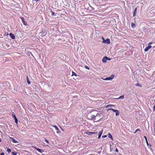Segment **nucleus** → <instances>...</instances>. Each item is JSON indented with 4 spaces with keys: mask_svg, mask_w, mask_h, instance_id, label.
Listing matches in <instances>:
<instances>
[{
    "mask_svg": "<svg viewBox=\"0 0 155 155\" xmlns=\"http://www.w3.org/2000/svg\"><path fill=\"white\" fill-rule=\"evenodd\" d=\"M135 15H136V13H134V14H133L134 16H135Z\"/></svg>",
    "mask_w": 155,
    "mask_h": 155,
    "instance_id": "nucleus-36",
    "label": "nucleus"
},
{
    "mask_svg": "<svg viewBox=\"0 0 155 155\" xmlns=\"http://www.w3.org/2000/svg\"><path fill=\"white\" fill-rule=\"evenodd\" d=\"M101 135H99V134L98 137V138L99 139V138H100V137H101Z\"/></svg>",
    "mask_w": 155,
    "mask_h": 155,
    "instance_id": "nucleus-33",
    "label": "nucleus"
},
{
    "mask_svg": "<svg viewBox=\"0 0 155 155\" xmlns=\"http://www.w3.org/2000/svg\"><path fill=\"white\" fill-rule=\"evenodd\" d=\"M114 77V76L113 75H112L110 77L107 78L105 79H103V80H110L112 79Z\"/></svg>",
    "mask_w": 155,
    "mask_h": 155,
    "instance_id": "nucleus-3",
    "label": "nucleus"
},
{
    "mask_svg": "<svg viewBox=\"0 0 155 155\" xmlns=\"http://www.w3.org/2000/svg\"><path fill=\"white\" fill-rule=\"evenodd\" d=\"M85 68L86 69H89V67L87 66H85Z\"/></svg>",
    "mask_w": 155,
    "mask_h": 155,
    "instance_id": "nucleus-31",
    "label": "nucleus"
},
{
    "mask_svg": "<svg viewBox=\"0 0 155 155\" xmlns=\"http://www.w3.org/2000/svg\"><path fill=\"white\" fill-rule=\"evenodd\" d=\"M7 151L8 153H9L11 151V150L10 149H9V148H8L7 149Z\"/></svg>",
    "mask_w": 155,
    "mask_h": 155,
    "instance_id": "nucleus-23",
    "label": "nucleus"
},
{
    "mask_svg": "<svg viewBox=\"0 0 155 155\" xmlns=\"http://www.w3.org/2000/svg\"><path fill=\"white\" fill-rule=\"evenodd\" d=\"M10 138L12 139V141L14 143H18V142L17 140H15V139H14L13 138H12V137H10Z\"/></svg>",
    "mask_w": 155,
    "mask_h": 155,
    "instance_id": "nucleus-7",
    "label": "nucleus"
},
{
    "mask_svg": "<svg viewBox=\"0 0 155 155\" xmlns=\"http://www.w3.org/2000/svg\"><path fill=\"white\" fill-rule=\"evenodd\" d=\"M9 35L11 38L12 39H14L15 38V36L12 33L10 34Z\"/></svg>",
    "mask_w": 155,
    "mask_h": 155,
    "instance_id": "nucleus-8",
    "label": "nucleus"
},
{
    "mask_svg": "<svg viewBox=\"0 0 155 155\" xmlns=\"http://www.w3.org/2000/svg\"><path fill=\"white\" fill-rule=\"evenodd\" d=\"M112 110L114 112H116V111H117V110H114V109H113L112 108H109V109H108L107 110V111H108L110 110Z\"/></svg>",
    "mask_w": 155,
    "mask_h": 155,
    "instance_id": "nucleus-11",
    "label": "nucleus"
},
{
    "mask_svg": "<svg viewBox=\"0 0 155 155\" xmlns=\"http://www.w3.org/2000/svg\"><path fill=\"white\" fill-rule=\"evenodd\" d=\"M27 82L28 84H30L31 82L29 80L28 76H27Z\"/></svg>",
    "mask_w": 155,
    "mask_h": 155,
    "instance_id": "nucleus-14",
    "label": "nucleus"
},
{
    "mask_svg": "<svg viewBox=\"0 0 155 155\" xmlns=\"http://www.w3.org/2000/svg\"><path fill=\"white\" fill-rule=\"evenodd\" d=\"M154 133H155V128L154 129Z\"/></svg>",
    "mask_w": 155,
    "mask_h": 155,
    "instance_id": "nucleus-40",
    "label": "nucleus"
},
{
    "mask_svg": "<svg viewBox=\"0 0 155 155\" xmlns=\"http://www.w3.org/2000/svg\"><path fill=\"white\" fill-rule=\"evenodd\" d=\"M21 20L22 21L23 23L24 24V25H27V22L24 21V18L22 17L21 18Z\"/></svg>",
    "mask_w": 155,
    "mask_h": 155,
    "instance_id": "nucleus-9",
    "label": "nucleus"
},
{
    "mask_svg": "<svg viewBox=\"0 0 155 155\" xmlns=\"http://www.w3.org/2000/svg\"><path fill=\"white\" fill-rule=\"evenodd\" d=\"M102 38L103 40V42L104 43H105L108 44H110V39H107L105 40L102 37Z\"/></svg>",
    "mask_w": 155,
    "mask_h": 155,
    "instance_id": "nucleus-4",
    "label": "nucleus"
},
{
    "mask_svg": "<svg viewBox=\"0 0 155 155\" xmlns=\"http://www.w3.org/2000/svg\"><path fill=\"white\" fill-rule=\"evenodd\" d=\"M131 26L132 28H134L135 27V25L134 24H133V23H132Z\"/></svg>",
    "mask_w": 155,
    "mask_h": 155,
    "instance_id": "nucleus-22",
    "label": "nucleus"
},
{
    "mask_svg": "<svg viewBox=\"0 0 155 155\" xmlns=\"http://www.w3.org/2000/svg\"><path fill=\"white\" fill-rule=\"evenodd\" d=\"M152 42H150L148 44V46L146 47L144 49V51L146 52L148 51L149 49L151 48L152 46L150 45H151L152 44Z\"/></svg>",
    "mask_w": 155,
    "mask_h": 155,
    "instance_id": "nucleus-2",
    "label": "nucleus"
},
{
    "mask_svg": "<svg viewBox=\"0 0 155 155\" xmlns=\"http://www.w3.org/2000/svg\"><path fill=\"white\" fill-rule=\"evenodd\" d=\"M135 85L137 86H140V87H141V85H140V84H139L138 83H137L135 84Z\"/></svg>",
    "mask_w": 155,
    "mask_h": 155,
    "instance_id": "nucleus-25",
    "label": "nucleus"
},
{
    "mask_svg": "<svg viewBox=\"0 0 155 155\" xmlns=\"http://www.w3.org/2000/svg\"><path fill=\"white\" fill-rule=\"evenodd\" d=\"M36 149L37 150H38L39 152H40V153L42 152V150L40 149L37 148Z\"/></svg>",
    "mask_w": 155,
    "mask_h": 155,
    "instance_id": "nucleus-17",
    "label": "nucleus"
},
{
    "mask_svg": "<svg viewBox=\"0 0 155 155\" xmlns=\"http://www.w3.org/2000/svg\"><path fill=\"white\" fill-rule=\"evenodd\" d=\"M108 58L107 57H104L102 59V62L104 63H105L106 62L107 60H108Z\"/></svg>",
    "mask_w": 155,
    "mask_h": 155,
    "instance_id": "nucleus-5",
    "label": "nucleus"
},
{
    "mask_svg": "<svg viewBox=\"0 0 155 155\" xmlns=\"http://www.w3.org/2000/svg\"><path fill=\"white\" fill-rule=\"evenodd\" d=\"M85 133L88 135H91V132H86Z\"/></svg>",
    "mask_w": 155,
    "mask_h": 155,
    "instance_id": "nucleus-19",
    "label": "nucleus"
},
{
    "mask_svg": "<svg viewBox=\"0 0 155 155\" xmlns=\"http://www.w3.org/2000/svg\"><path fill=\"white\" fill-rule=\"evenodd\" d=\"M97 132H91V135H92V134H97Z\"/></svg>",
    "mask_w": 155,
    "mask_h": 155,
    "instance_id": "nucleus-20",
    "label": "nucleus"
},
{
    "mask_svg": "<svg viewBox=\"0 0 155 155\" xmlns=\"http://www.w3.org/2000/svg\"><path fill=\"white\" fill-rule=\"evenodd\" d=\"M15 122L16 124L18 123V120L15 116Z\"/></svg>",
    "mask_w": 155,
    "mask_h": 155,
    "instance_id": "nucleus-15",
    "label": "nucleus"
},
{
    "mask_svg": "<svg viewBox=\"0 0 155 155\" xmlns=\"http://www.w3.org/2000/svg\"><path fill=\"white\" fill-rule=\"evenodd\" d=\"M137 12V8H136L135 9V10H134V13H136Z\"/></svg>",
    "mask_w": 155,
    "mask_h": 155,
    "instance_id": "nucleus-26",
    "label": "nucleus"
},
{
    "mask_svg": "<svg viewBox=\"0 0 155 155\" xmlns=\"http://www.w3.org/2000/svg\"><path fill=\"white\" fill-rule=\"evenodd\" d=\"M144 138H145V139L146 140V143H147V146H149L150 147H151V144H149L148 143V141H147V138L146 137V136H144ZM149 148H150L151 149H152L151 147L150 148L149 147Z\"/></svg>",
    "mask_w": 155,
    "mask_h": 155,
    "instance_id": "nucleus-6",
    "label": "nucleus"
},
{
    "mask_svg": "<svg viewBox=\"0 0 155 155\" xmlns=\"http://www.w3.org/2000/svg\"><path fill=\"white\" fill-rule=\"evenodd\" d=\"M116 112V116L119 115V112L118 110H117V111H116V112Z\"/></svg>",
    "mask_w": 155,
    "mask_h": 155,
    "instance_id": "nucleus-18",
    "label": "nucleus"
},
{
    "mask_svg": "<svg viewBox=\"0 0 155 155\" xmlns=\"http://www.w3.org/2000/svg\"><path fill=\"white\" fill-rule=\"evenodd\" d=\"M12 154L13 155H16L17 153L15 152H14L12 153Z\"/></svg>",
    "mask_w": 155,
    "mask_h": 155,
    "instance_id": "nucleus-24",
    "label": "nucleus"
},
{
    "mask_svg": "<svg viewBox=\"0 0 155 155\" xmlns=\"http://www.w3.org/2000/svg\"><path fill=\"white\" fill-rule=\"evenodd\" d=\"M124 95H122L119 98H117V99H124Z\"/></svg>",
    "mask_w": 155,
    "mask_h": 155,
    "instance_id": "nucleus-13",
    "label": "nucleus"
},
{
    "mask_svg": "<svg viewBox=\"0 0 155 155\" xmlns=\"http://www.w3.org/2000/svg\"><path fill=\"white\" fill-rule=\"evenodd\" d=\"M115 151L117 152H118V150H117V148L116 149Z\"/></svg>",
    "mask_w": 155,
    "mask_h": 155,
    "instance_id": "nucleus-35",
    "label": "nucleus"
},
{
    "mask_svg": "<svg viewBox=\"0 0 155 155\" xmlns=\"http://www.w3.org/2000/svg\"><path fill=\"white\" fill-rule=\"evenodd\" d=\"M72 76L74 75L76 76H78L77 74L75 73L73 71L72 72Z\"/></svg>",
    "mask_w": 155,
    "mask_h": 155,
    "instance_id": "nucleus-16",
    "label": "nucleus"
},
{
    "mask_svg": "<svg viewBox=\"0 0 155 155\" xmlns=\"http://www.w3.org/2000/svg\"><path fill=\"white\" fill-rule=\"evenodd\" d=\"M140 130L139 129H137V130L136 131Z\"/></svg>",
    "mask_w": 155,
    "mask_h": 155,
    "instance_id": "nucleus-38",
    "label": "nucleus"
},
{
    "mask_svg": "<svg viewBox=\"0 0 155 155\" xmlns=\"http://www.w3.org/2000/svg\"><path fill=\"white\" fill-rule=\"evenodd\" d=\"M102 132H103V130H102L101 131H100L99 132V134L101 135Z\"/></svg>",
    "mask_w": 155,
    "mask_h": 155,
    "instance_id": "nucleus-27",
    "label": "nucleus"
},
{
    "mask_svg": "<svg viewBox=\"0 0 155 155\" xmlns=\"http://www.w3.org/2000/svg\"><path fill=\"white\" fill-rule=\"evenodd\" d=\"M58 131H59V130H57V133H58L59 132Z\"/></svg>",
    "mask_w": 155,
    "mask_h": 155,
    "instance_id": "nucleus-39",
    "label": "nucleus"
},
{
    "mask_svg": "<svg viewBox=\"0 0 155 155\" xmlns=\"http://www.w3.org/2000/svg\"><path fill=\"white\" fill-rule=\"evenodd\" d=\"M110 60V59L109 58H108V60Z\"/></svg>",
    "mask_w": 155,
    "mask_h": 155,
    "instance_id": "nucleus-37",
    "label": "nucleus"
},
{
    "mask_svg": "<svg viewBox=\"0 0 155 155\" xmlns=\"http://www.w3.org/2000/svg\"><path fill=\"white\" fill-rule=\"evenodd\" d=\"M0 155H5L4 153H1Z\"/></svg>",
    "mask_w": 155,
    "mask_h": 155,
    "instance_id": "nucleus-34",
    "label": "nucleus"
},
{
    "mask_svg": "<svg viewBox=\"0 0 155 155\" xmlns=\"http://www.w3.org/2000/svg\"><path fill=\"white\" fill-rule=\"evenodd\" d=\"M45 141L47 143H49V141L47 139H45Z\"/></svg>",
    "mask_w": 155,
    "mask_h": 155,
    "instance_id": "nucleus-30",
    "label": "nucleus"
},
{
    "mask_svg": "<svg viewBox=\"0 0 155 155\" xmlns=\"http://www.w3.org/2000/svg\"><path fill=\"white\" fill-rule=\"evenodd\" d=\"M54 127L55 128V129L56 130H59V129H58V127L56 126H54Z\"/></svg>",
    "mask_w": 155,
    "mask_h": 155,
    "instance_id": "nucleus-21",
    "label": "nucleus"
},
{
    "mask_svg": "<svg viewBox=\"0 0 155 155\" xmlns=\"http://www.w3.org/2000/svg\"><path fill=\"white\" fill-rule=\"evenodd\" d=\"M51 13H52V15H53V16H54V15L55 14L54 12H51Z\"/></svg>",
    "mask_w": 155,
    "mask_h": 155,
    "instance_id": "nucleus-28",
    "label": "nucleus"
},
{
    "mask_svg": "<svg viewBox=\"0 0 155 155\" xmlns=\"http://www.w3.org/2000/svg\"><path fill=\"white\" fill-rule=\"evenodd\" d=\"M12 116L13 117H14V118H15V114L13 113V114H12Z\"/></svg>",
    "mask_w": 155,
    "mask_h": 155,
    "instance_id": "nucleus-32",
    "label": "nucleus"
},
{
    "mask_svg": "<svg viewBox=\"0 0 155 155\" xmlns=\"http://www.w3.org/2000/svg\"><path fill=\"white\" fill-rule=\"evenodd\" d=\"M89 116L91 119L98 121L102 117V114L101 112H97L96 110H94L91 112Z\"/></svg>",
    "mask_w": 155,
    "mask_h": 155,
    "instance_id": "nucleus-1",
    "label": "nucleus"
},
{
    "mask_svg": "<svg viewBox=\"0 0 155 155\" xmlns=\"http://www.w3.org/2000/svg\"><path fill=\"white\" fill-rule=\"evenodd\" d=\"M108 137L111 139L113 140L112 136L109 133L108 134Z\"/></svg>",
    "mask_w": 155,
    "mask_h": 155,
    "instance_id": "nucleus-12",
    "label": "nucleus"
},
{
    "mask_svg": "<svg viewBox=\"0 0 155 155\" xmlns=\"http://www.w3.org/2000/svg\"><path fill=\"white\" fill-rule=\"evenodd\" d=\"M107 137V136L106 135H104V136H102V137H103V138H105V137Z\"/></svg>",
    "mask_w": 155,
    "mask_h": 155,
    "instance_id": "nucleus-29",
    "label": "nucleus"
},
{
    "mask_svg": "<svg viewBox=\"0 0 155 155\" xmlns=\"http://www.w3.org/2000/svg\"><path fill=\"white\" fill-rule=\"evenodd\" d=\"M115 107V105H112V104H110V105H107L106 107L107 108L109 107Z\"/></svg>",
    "mask_w": 155,
    "mask_h": 155,
    "instance_id": "nucleus-10",
    "label": "nucleus"
}]
</instances>
